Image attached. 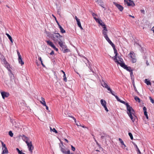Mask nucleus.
I'll list each match as a JSON object with an SVG mask.
<instances>
[{
    "mask_svg": "<svg viewBox=\"0 0 154 154\" xmlns=\"http://www.w3.org/2000/svg\"><path fill=\"white\" fill-rule=\"evenodd\" d=\"M121 103L124 104L126 106L127 113L132 122L134 123V122L136 121V120L137 119V116L135 115V113L134 110L132 107L129 105L128 103L123 101L121 102Z\"/></svg>",
    "mask_w": 154,
    "mask_h": 154,
    "instance_id": "1",
    "label": "nucleus"
},
{
    "mask_svg": "<svg viewBox=\"0 0 154 154\" xmlns=\"http://www.w3.org/2000/svg\"><path fill=\"white\" fill-rule=\"evenodd\" d=\"M50 36L55 43H58L60 40L62 41L64 39L63 37L58 33L51 34Z\"/></svg>",
    "mask_w": 154,
    "mask_h": 154,
    "instance_id": "2",
    "label": "nucleus"
},
{
    "mask_svg": "<svg viewBox=\"0 0 154 154\" xmlns=\"http://www.w3.org/2000/svg\"><path fill=\"white\" fill-rule=\"evenodd\" d=\"M59 42L58 44L62 48V50L64 53H66L69 51V49L67 48V46L65 45L64 39L62 41Z\"/></svg>",
    "mask_w": 154,
    "mask_h": 154,
    "instance_id": "3",
    "label": "nucleus"
},
{
    "mask_svg": "<svg viewBox=\"0 0 154 154\" xmlns=\"http://www.w3.org/2000/svg\"><path fill=\"white\" fill-rule=\"evenodd\" d=\"M128 56L131 58L132 62L133 63L136 62L137 59L133 51H131Z\"/></svg>",
    "mask_w": 154,
    "mask_h": 154,
    "instance_id": "4",
    "label": "nucleus"
},
{
    "mask_svg": "<svg viewBox=\"0 0 154 154\" xmlns=\"http://www.w3.org/2000/svg\"><path fill=\"white\" fill-rule=\"evenodd\" d=\"M45 42H47L48 45L50 46L51 47L53 48L56 51H57L58 49L56 47L53 43L50 40L46 41Z\"/></svg>",
    "mask_w": 154,
    "mask_h": 154,
    "instance_id": "5",
    "label": "nucleus"
},
{
    "mask_svg": "<svg viewBox=\"0 0 154 154\" xmlns=\"http://www.w3.org/2000/svg\"><path fill=\"white\" fill-rule=\"evenodd\" d=\"M119 65L122 67L130 72L132 71V70L131 69V67L130 66H128L124 63H119Z\"/></svg>",
    "mask_w": 154,
    "mask_h": 154,
    "instance_id": "6",
    "label": "nucleus"
},
{
    "mask_svg": "<svg viewBox=\"0 0 154 154\" xmlns=\"http://www.w3.org/2000/svg\"><path fill=\"white\" fill-rule=\"evenodd\" d=\"M102 86L104 88H106L108 90H111V88L108 85L106 82L103 79L100 82Z\"/></svg>",
    "mask_w": 154,
    "mask_h": 154,
    "instance_id": "7",
    "label": "nucleus"
},
{
    "mask_svg": "<svg viewBox=\"0 0 154 154\" xmlns=\"http://www.w3.org/2000/svg\"><path fill=\"white\" fill-rule=\"evenodd\" d=\"M124 2L125 4H127L128 6L134 7L135 5L134 3L131 0H124Z\"/></svg>",
    "mask_w": 154,
    "mask_h": 154,
    "instance_id": "8",
    "label": "nucleus"
},
{
    "mask_svg": "<svg viewBox=\"0 0 154 154\" xmlns=\"http://www.w3.org/2000/svg\"><path fill=\"white\" fill-rule=\"evenodd\" d=\"M114 50V53L115 54V55L114 57H113L112 58L113 59L115 62H118V60L117 59V57L118 55V53L117 52V51L116 49L115 48V45L114 47H112Z\"/></svg>",
    "mask_w": 154,
    "mask_h": 154,
    "instance_id": "9",
    "label": "nucleus"
},
{
    "mask_svg": "<svg viewBox=\"0 0 154 154\" xmlns=\"http://www.w3.org/2000/svg\"><path fill=\"white\" fill-rule=\"evenodd\" d=\"M26 144L29 151L32 153V150L34 149V147L32 144V142L30 141L28 143H27Z\"/></svg>",
    "mask_w": 154,
    "mask_h": 154,
    "instance_id": "10",
    "label": "nucleus"
},
{
    "mask_svg": "<svg viewBox=\"0 0 154 154\" xmlns=\"http://www.w3.org/2000/svg\"><path fill=\"white\" fill-rule=\"evenodd\" d=\"M60 147L61 148L60 150L62 153L64 154H67V153L70 152L69 150H68L67 151H66L65 147L63 145H62V146H60Z\"/></svg>",
    "mask_w": 154,
    "mask_h": 154,
    "instance_id": "11",
    "label": "nucleus"
},
{
    "mask_svg": "<svg viewBox=\"0 0 154 154\" xmlns=\"http://www.w3.org/2000/svg\"><path fill=\"white\" fill-rule=\"evenodd\" d=\"M101 104L103 106L106 112L108 111V110L106 107V102L105 100L101 99L100 100Z\"/></svg>",
    "mask_w": 154,
    "mask_h": 154,
    "instance_id": "12",
    "label": "nucleus"
},
{
    "mask_svg": "<svg viewBox=\"0 0 154 154\" xmlns=\"http://www.w3.org/2000/svg\"><path fill=\"white\" fill-rule=\"evenodd\" d=\"M113 3L120 11H122L123 10V7L120 5L116 2H113Z\"/></svg>",
    "mask_w": 154,
    "mask_h": 154,
    "instance_id": "13",
    "label": "nucleus"
},
{
    "mask_svg": "<svg viewBox=\"0 0 154 154\" xmlns=\"http://www.w3.org/2000/svg\"><path fill=\"white\" fill-rule=\"evenodd\" d=\"M108 91H109L110 92V93L114 96L115 97L116 99L117 100V101L120 102L121 103V102L123 101L121 100L119 98V97L115 95L114 94V92L113 91H112V90L111 89V90H108Z\"/></svg>",
    "mask_w": 154,
    "mask_h": 154,
    "instance_id": "14",
    "label": "nucleus"
},
{
    "mask_svg": "<svg viewBox=\"0 0 154 154\" xmlns=\"http://www.w3.org/2000/svg\"><path fill=\"white\" fill-rule=\"evenodd\" d=\"M94 19L96 22L99 24L101 26H102L104 24V23L103 22L102 20L100 19L94 18Z\"/></svg>",
    "mask_w": 154,
    "mask_h": 154,
    "instance_id": "15",
    "label": "nucleus"
},
{
    "mask_svg": "<svg viewBox=\"0 0 154 154\" xmlns=\"http://www.w3.org/2000/svg\"><path fill=\"white\" fill-rule=\"evenodd\" d=\"M1 94L3 99H5V97H8L9 95V93L5 92H1Z\"/></svg>",
    "mask_w": 154,
    "mask_h": 154,
    "instance_id": "16",
    "label": "nucleus"
},
{
    "mask_svg": "<svg viewBox=\"0 0 154 154\" xmlns=\"http://www.w3.org/2000/svg\"><path fill=\"white\" fill-rule=\"evenodd\" d=\"M108 42L112 46V47H114L115 45L111 42L108 37L105 38Z\"/></svg>",
    "mask_w": 154,
    "mask_h": 154,
    "instance_id": "17",
    "label": "nucleus"
},
{
    "mask_svg": "<svg viewBox=\"0 0 154 154\" xmlns=\"http://www.w3.org/2000/svg\"><path fill=\"white\" fill-rule=\"evenodd\" d=\"M108 42L112 46V47H114L115 45L111 42L108 37L105 38Z\"/></svg>",
    "mask_w": 154,
    "mask_h": 154,
    "instance_id": "18",
    "label": "nucleus"
},
{
    "mask_svg": "<svg viewBox=\"0 0 154 154\" xmlns=\"http://www.w3.org/2000/svg\"><path fill=\"white\" fill-rule=\"evenodd\" d=\"M98 4L100 5L102 8H103L104 10H106V8L103 6H104L103 2L101 0H100L99 1L97 2Z\"/></svg>",
    "mask_w": 154,
    "mask_h": 154,
    "instance_id": "19",
    "label": "nucleus"
},
{
    "mask_svg": "<svg viewBox=\"0 0 154 154\" xmlns=\"http://www.w3.org/2000/svg\"><path fill=\"white\" fill-rule=\"evenodd\" d=\"M41 100L40 101V103L42 104L43 106H46V103L45 99L44 98L42 97Z\"/></svg>",
    "mask_w": 154,
    "mask_h": 154,
    "instance_id": "20",
    "label": "nucleus"
},
{
    "mask_svg": "<svg viewBox=\"0 0 154 154\" xmlns=\"http://www.w3.org/2000/svg\"><path fill=\"white\" fill-rule=\"evenodd\" d=\"M107 30H106V31H102V34L104 36V37L105 38H106V37H108V36L107 35Z\"/></svg>",
    "mask_w": 154,
    "mask_h": 154,
    "instance_id": "21",
    "label": "nucleus"
},
{
    "mask_svg": "<svg viewBox=\"0 0 154 154\" xmlns=\"http://www.w3.org/2000/svg\"><path fill=\"white\" fill-rule=\"evenodd\" d=\"M2 149L3 150L2 154H5V153H8V151L7 148H2Z\"/></svg>",
    "mask_w": 154,
    "mask_h": 154,
    "instance_id": "22",
    "label": "nucleus"
},
{
    "mask_svg": "<svg viewBox=\"0 0 154 154\" xmlns=\"http://www.w3.org/2000/svg\"><path fill=\"white\" fill-rule=\"evenodd\" d=\"M23 139L26 143H28L29 142L28 141L29 138L26 136L23 135Z\"/></svg>",
    "mask_w": 154,
    "mask_h": 154,
    "instance_id": "23",
    "label": "nucleus"
},
{
    "mask_svg": "<svg viewBox=\"0 0 154 154\" xmlns=\"http://www.w3.org/2000/svg\"><path fill=\"white\" fill-rule=\"evenodd\" d=\"M18 60L19 63H20V64H21L22 65L24 64V63L21 57H20H20L18 58Z\"/></svg>",
    "mask_w": 154,
    "mask_h": 154,
    "instance_id": "24",
    "label": "nucleus"
},
{
    "mask_svg": "<svg viewBox=\"0 0 154 154\" xmlns=\"http://www.w3.org/2000/svg\"><path fill=\"white\" fill-rule=\"evenodd\" d=\"M118 58L119 59V60L118 61V62H115L116 63H117V64H119V63L120 64L122 63H124L123 62V60L122 58H120L119 57H118Z\"/></svg>",
    "mask_w": 154,
    "mask_h": 154,
    "instance_id": "25",
    "label": "nucleus"
},
{
    "mask_svg": "<svg viewBox=\"0 0 154 154\" xmlns=\"http://www.w3.org/2000/svg\"><path fill=\"white\" fill-rule=\"evenodd\" d=\"M77 22V24L78 26L81 29H83V28L81 26V22H80V20L76 21Z\"/></svg>",
    "mask_w": 154,
    "mask_h": 154,
    "instance_id": "26",
    "label": "nucleus"
},
{
    "mask_svg": "<svg viewBox=\"0 0 154 154\" xmlns=\"http://www.w3.org/2000/svg\"><path fill=\"white\" fill-rule=\"evenodd\" d=\"M4 64L5 65V66L6 67V68L10 70V66L9 64L8 63V62L6 61H5Z\"/></svg>",
    "mask_w": 154,
    "mask_h": 154,
    "instance_id": "27",
    "label": "nucleus"
},
{
    "mask_svg": "<svg viewBox=\"0 0 154 154\" xmlns=\"http://www.w3.org/2000/svg\"><path fill=\"white\" fill-rule=\"evenodd\" d=\"M6 35H7V37H8V38L9 39L10 41L12 43H13V41L12 40V39L11 36L8 34L6 33Z\"/></svg>",
    "mask_w": 154,
    "mask_h": 154,
    "instance_id": "28",
    "label": "nucleus"
},
{
    "mask_svg": "<svg viewBox=\"0 0 154 154\" xmlns=\"http://www.w3.org/2000/svg\"><path fill=\"white\" fill-rule=\"evenodd\" d=\"M134 145L136 147L137 149V151L138 152L137 154H141V152H140L139 149L137 145L136 144H134Z\"/></svg>",
    "mask_w": 154,
    "mask_h": 154,
    "instance_id": "29",
    "label": "nucleus"
},
{
    "mask_svg": "<svg viewBox=\"0 0 154 154\" xmlns=\"http://www.w3.org/2000/svg\"><path fill=\"white\" fill-rule=\"evenodd\" d=\"M145 82L147 85H151V83L150 81L148 80L147 79H146L144 80Z\"/></svg>",
    "mask_w": 154,
    "mask_h": 154,
    "instance_id": "30",
    "label": "nucleus"
},
{
    "mask_svg": "<svg viewBox=\"0 0 154 154\" xmlns=\"http://www.w3.org/2000/svg\"><path fill=\"white\" fill-rule=\"evenodd\" d=\"M50 131L51 132L52 131L53 132H54L55 133H57V131L54 128H53V129H52V128L51 127H50Z\"/></svg>",
    "mask_w": 154,
    "mask_h": 154,
    "instance_id": "31",
    "label": "nucleus"
},
{
    "mask_svg": "<svg viewBox=\"0 0 154 154\" xmlns=\"http://www.w3.org/2000/svg\"><path fill=\"white\" fill-rule=\"evenodd\" d=\"M134 99L137 101L139 103H140V99L138 97H135Z\"/></svg>",
    "mask_w": 154,
    "mask_h": 154,
    "instance_id": "32",
    "label": "nucleus"
},
{
    "mask_svg": "<svg viewBox=\"0 0 154 154\" xmlns=\"http://www.w3.org/2000/svg\"><path fill=\"white\" fill-rule=\"evenodd\" d=\"M60 32L62 33H63L65 32V30H64L62 27H60Z\"/></svg>",
    "mask_w": 154,
    "mask_h": 154,
    "instance_id": "33",
    "label": "nucleus"
},
{
    "mask_svg": "<svg viewBox=\"0 0 154 154\" xmlns=\"http://www.w3.org/2000/svg\"><path fill=\"white\" fill-rule=\"evenodd\" d=\"M101 26L103 28V29L102 31H106V30H107L106 26L105 24H104Z\"/></svg>",
    "mask_w": 154,
    "mask_h": 154,
    "instance_id": "34",
    "label": "nucleus"
},
{
    "mask_svg": "<svg viewBox=\"0 0 154 154\" xmlns=\"http://www.w3.org/2000/svg\"><path fill=\"white\" fill-rule=\"evenodd\" d=\"M128 135L130 136L131 139L133 140V136L132 135V134L131 132H129L128 133Z\"/></svg>",
    "mask_w": 154,
    "mask_h": 154,
    "instance_id": "35",
    "label": "nucleus"
},
{
    "mask_svg": "<svg viewBox=\"0 0 154 154\" xmlns=\"http://www.w3.org/2000/svg\"><path fill=\"white\" fill-rule=\"evenodd\" d=\"M63 80L65 82H66L67 81V79L66 77V74H64L63 75Z\"/></svg>",
    "mask_w": 154,
    "mask_h": 154,
    "instance_id": "36",
    "label": "nucleus"
},
{
    "mask_svg": "<svg viewBox=\"0 0 154 154\" xmlns=\"http://www.w3.org/2000/svg\"><path fill=\"white\" fill-rule=\"evenodd\" d=\"M130 76L131 78V79H132L133 78H134V75H133V71H131L130 72Z\"/></svg>",
    "mask_w": 154,
    "mask_h": 154,
    "instance_id": "37",
    "label": "nucleus"
},
{
    "mask_svg": "<svg viewBox=\"0 0 154 154\" xmlns=\"http://www.w3.org/2000/svg\"><path fill=\"white\" fill-rule=\"evenodd\" d=\"M122 145L121 146V147L123 149H125V147H126V145H125V144L124 143V142L122 144H121Z\"/></svg>",
    "mask_w": 154,
    "mask_h": 154,
    "instance_id": "38",
    "label": "nucleus"
},
{
    "mask_svg": "<svg viewBox=\"0 0 154 154\" xmlns=\"http://www.w3.org/2000/svg\"><path fill=\"white\" fill-rule=\"evenodd\" d=\"M149 100H150V101L152 103H154V100L151 97H149Z\"/></svg>",
    "mask_w": 154,
    "mask_h": 154,
    "instance_id": "39",
    "label": "nucleus"
},
{
    "mask_svg": "<svg viewBox=\"0 0 154 154\" xmlns=\"http://www.w3.org/2000/svg\"><path fill=\"white\" fill-rule=\"evenodd\" d=\"M9 134L11 137H13V133L11 131H9Z\"/></svg>",
    "mask_w": 154,
    "mask_h": 154,
    "instance_id": "40",
    "label": "nucleus"
},
{
    "mask_svg": "<svg viewBox=\"0 0 154 154\" xmlns=\"http://www.w3.org/2000/svg\"><path fill=\"white\" fill-rule=\"evenodd\" d=\"M16 149L19 154H22V151H20L18 148H17Z\"/></svg>",
    "mask_w": 154,
    "mask_h": 154,
    "instance_id": "41",
    "label": "nucleus"
},
{
    "mask_svg": "<svg viewBox=\"0 0 154 154\" xmlns=\"http://www.w3.org/2000/svg\"><path fill=\"white\" fill-rule=\"evenodd\" d=\"M2 148H7L5 144H4L3 142H2Z\"/></svg>",
    "mask_w": 154,
    "mask_h": 154,
    "instance_id": "42",
    "label": "nucleus"
},
{
    "mask_svg": "<svg viewBox=\"0 0 154 154\" xmlns=\"http://www.w3.org/2000/svg\"><path fill=\"white\" fill-rule=\"evenodd\" d=\"M71 149L73 151H74L75 150V147H74L73 146L71 145Z\"/></svg>",
    "mask_w": 154,
    "mask_h": 154,
    "instance_id": "43",
    "label": "nucleus"
},
{
    "mask_svg": "<svg viewBox=\"0 0 154 154\" xmlns=\"http://www.w3.org/2000/svg\"><path fill=\"white\" fill-rule=\"evenodd\" d=\"M92 16L94 18V19L95 18H96L95 17L96 16H97V15L95 14V13H93L92 14Z\"/></svg>",
    "mask_w": 154,
    "mask_h": 154,
    "instance_id": "44",
    "label": "nucleus"
},
{
    "mask_svg": "<svg viewBox=\"0 0 154 154\" xmlns=\"http://www.w3.org/2000/svg\"><path fill=\"white\" fill-rule=\"evenodd\" d=\"M119 140L121 144H122L124 142L120 138H119Z\"/></svg>",
    "mask_w": 154,
    "mask_h": 154,
    "instance_id": "45",
    "label": "nucleus"
},
{
    "mask_svg": "<svg viewBox=\"0 0 154 154\" xmlns=\"http://www.w3.org/2000/svg\"><path fill=\"white\" fill-rule=\"evenodd\" d=\"M17 53L18 56V57L20 58V57H21V56L20 54V53L19 52V51L18 50L17 51Z\"/></svg>",
    "mask_w": 154,
    "mask_h": 154,
    "instance_id": "46",
    "label": "nucleus"
},
{
    "mask_svg": "<svg viewBox=\"0 0 154 154\" xmlns=\"http://www.w3.org/2000/svg\"><path fill=\"white\" fill-rule=\"evenodd\" d=\"M134 90L136 92H137V93H138V91H137V89H136V87H135V86H134Z\"/></svg>",
    "mask_w": 154,
    "mask_h": 154,
    "instance_id": "47",
    "label": "nucleus"
},
{
    "mask_svg": "<svg viewBox=\"0 0 154 154\" xmlns=\"http://www.w3.org/2000/svg\"><path fill=\"white\" fill-rule=\"evenodd\" d=\"M10 70V73L9 74V75L10 77H12V75H13V74L11 72V71L10 70Z\"/></svg>",
    "mask_w": 154,
    "mask_h": 154,
    "instance_id": "48",
    "label": "nucleus"
},
{
    "mask_svg": "<svg viewBox=\"0 0 154 154\" xmlns=\"http://www.w3.org/2000/svg\"><path fill=\"white\" fill-rule=\"evenodd\" d=\"M50 54L51 55H53L54 54V52L53 51H52L50 53Z\"/></svg>",
    "mask_w": 154,
    "mask_h": 154,
    "instance_id": "49",
    "label": "nucleus"
},
{
    "mask_svg": "<svg viewBox=\"0 0 154 154\" xmlns=\"http://www.w3.org/2000/svg\"><path fill=\"white\" fill-rule=\"evenodd\" d=\"M143 110L144 111H144H146V107L145 106H144L143 107Z\"/></svg>",
    "mask_w": 154,
    "mask_h": 154,
    "instance_id": "50",
    "label": "nucleus"
},
{
    "mask_svg": "<svg viewBox=\"0 0 154 154\" xmlns=\"http://www.w3.org/2000/svg\"><path fill=\"white\" fill-rule=\"evenodd\" d=\"M147 111H144V115L145 116H147Z\"/></svg>",
    "mask_w": 154,
    "mask_h": 154,
    "instance_id": "51",
    "label": "nucleus"
},
{
    "mask_svg": "<svg viewBox=\"0 0 154 154\" xmlns=\"http://www.w3.org/2000/svg\"><path fill=\"white\" fill-rule=\"evenodd\" d=\"M41 64L42 65V66L43 67H45V66L44 64L43 63L42 61L41 62Z\"/></svg>",
    "mask_w": 154,
    "mask_h": 154,
    "instance_id": "52",
    "label": "nucleus"
},
{
    "mask_svg": "<svg viewBox=\"0 0 154 154\" xmlns=\"http://www.w3.org/2000/svg\"><path fill=\"white\" fill-rule=\"evenodd\" d=\"M70 117L71 118H72L73 119V120H74L75 122L76 120V119L74 117H73L72 116H71Z\"/></svg>",
    "mask_w": 154,
    "mask_h": 154,
    "instance_id": "53",
    "label": "nucleus"
},
{
    "mask_svg": "<svg viewBox=\"0 0 154 154\" xmlns=\"http://www.w3.org/2000/svg\"><path fill=\"white\" fill-rule=\"evenodd\" d=\"M38 59L39 60H40V62L42 61V58H41V57H39L38 58Z\"/></svg>",
    "mask_w": 154,
    "mask_h": 154,
    "instance_id": "54",
    "label": "nucleus"
},
{
    "mask_svg": "<svg viewBox=\"0 0 154 154\" xmlns=\"http://www.w3.org/2000/svg\"><path fill=\"white\" fill-rule=\"evenodd\" d=\"M45 106L46 107V109L47 110H49V108H48V107L46 105V106Z\"/></svg>",
    "mask_w": 154,
    "mask_h": 154,
    "instance_id": "55",
    "label": "nucleus"
},
{
    "mask_svg": "<svg viewBox=\"0 0 154 154\" xmlns=\"http://www.w3.org/2000/svg\"><path fill=\"white\" fill-rule=\"evenodd\" d=\"M75 18L76 21L79 20L78 18V17L76 16L75 17Z\"/></svg>",
    "mask_w": 154,
    "mask_h": 154,
    "instance_id": "56",
    "label": "nucleus"
},
{
    "mask_svg": "<svg viewBox=\"0 0 154 154\" xmlns=\"http://www.w3.org/2000/svg\"><path fill=\"white\" fill-rule=\"evenodd\" d=\"M129 17H132L133 18H134V16H132V15H129Z\"/></svg>",
    "mask_w": 154,
    "mask_h": 154,
    "instance_id": "57",
    "label": "nucleus"
},
{
    "mask_svg": "<svg viewBox=\"0 0 154 154\" xmlns=\"http://www.w3.org/2000/svg\"><path fill=\"white\" fill-rule=\"evenodd\" d=\"M64 140L66 141L67 143H68V141L67 140V139H64Z\"/></svg>",
    "mask_w": 154,
    "mask_h": 154,
    "instance_id": "58",
    "label": "nucleus"
},
{
    "mask_svg": "<svg viewBox=\"0 0 154 154\" xmlns=\"http://www.w3.org/2000/svg\"><path fill=\"white\" fill-rule=\"evenodd\" d=\"M146 64L147 66L149 65V63H148V61H147L146 62Z\"/></svg>",
    "mask_w": 154,
    "mask_h": 154,
    "instance_id": "59",
    "label": "nucleus"
},
{
    "mask_svg": "<svg viewBox=\"0 0 154 154\" xmlns=\"http://www.w3.org/2000/svg\"><path fill=\"white\" fill-rule=\"evenodd\" d=\"M61 72H62V73H63V75L65 74V72H64L63 70H61Z\"/></svg>",
    "mask_w": 154,
    "mask_h": 154,
    "instance_id": "60",
    "label": "nucleus"
},
{
    "mask_svg": "<svg viewBox=\"0 0 154 154\" xmlns=\"http://www.w3.org/2000/svg\"><path fill=\"white\" fill-rule=\"evenodd\" d=\"M52 16L53 17H54L55 18V20H57L56 18V17L54 16V15H53V14H52Z\"/></svg>",
    "mask_w": 154,
    "mask_h": 154,
    "instance_id": "61",
    "label": "nucleus"
},
{
    "mask_svg": "<svg viewBox=\"0 0 154 154\" xmlns=\"http://www.w3.org/2000/svg\"><path fill=\"white\" fill-rule=\"evenodd\" d=\"M58 26L59 28V29L60 28V27H62L60 24H58Z\"/></svg>",
    "mask_w": 154,
    "mask_h": 154,
    "instance_id": "62",
    "label": "nucleus"
},
{
    "mask_svg": "<svg viewBox=\"0 0 154 154\" xmlns=\"http://www.w3.org/2000/svg\"><path fill=\"white\" fill-rule=\"evenodd\" d=\"M67 154H74L73 153H67Z\"/></svg>",
    "mask_w": 154,
    "mask_h": 154,
    "instance_id": "63",
    "label": "nucleus"
},
{
    "mask_svg": "<svg viewBox=\"0 0 154 154\" xmlns=\"http://www.w3.org/2000/svg\"><path fill=\"white\" fill-rule=\"evenodd\" d=\"M56 22L57 23L58 25V24H59V23H58V21H57V20H56Z\"/></svg>",
    "mask_w": 154,
    "mask_h": 154,
    "instance_id": "64",
    "label": "nucleus"
}]
</instances>
